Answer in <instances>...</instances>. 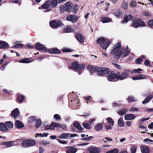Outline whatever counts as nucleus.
I'll return each mask as SVG.
<instances>
[{"instance_id": "obj_1", "label": "nucleus", "mask_w": 153, "mask_h": 153, "mask_svg": "<svg viewBox=\"0 0 153 153\" xmlns=\"http://www.w3.org/2000/svg\"><path fill=\"white\" fill-rule=\"evenodd\" d=\"M86 69L90 73L94 72L96 74L100 75L105 74L107 73L108 71V70L107 68L95 67L91 65H88L86 67Z\"/></svg>"}, {"instance_id": "obj_2", "label": "nucleus", "mask_w": 153, "mask_h": 153, "mask_svg": "<svg viewBox=\"0 0 153 153\" xmlns=\"http://www.w3.org/2000/svg\"><path fill=\"white\" fill-rule=\"evenodd\" d=\"M121 44L120 42H118L115 44L113 47V50L110 52L111 54L116 58H119L121 57Z\"/></svg>"}, {"instance_id": "obj_3", "label": "nucleus", "mask_w": 153, "mask_h": 153, "mask_svg": "<svg viewBox=\"0 0 153 153\" xmlns=\"http://www.w3.org/2000/svg\"><path fill=\"white\" fill-rule=\"evenodd\" d=\"M97 43L99 44L102 48L104 50H106L111 43L110 40H107L104 37H101L98 39Z\"/></svg>"}, {"instance_id": "obj_4", "label": "nucleus", "mask_w": 153, "mask_h": 153, "mask_svg": "<svg viewBox=\"0 0 153 153\" xmlns=\"http://www.w3.org/2000/svg\"><path fill=\"white\" fill-rule=\"evenodd\" d=\"M131 74V71L129 69H126L120 74V72H117L118 79L120 80H123L126 79Z\"/></svg>"}, {"instance_id": "obj_5", "label": "nucleus", "mask_w": 153, "mask_h": 153, "mask_svg": "<svg viewBox=\"0 0 153 153\" xmlns=\"http://www.w3.org/2000/svg\"><path fill=\"white\" fill-rule=\"evenodd\" d=\"M85 67V65L84 64H82L80 65L76 61L74 62L71 64L72 68L75 71H78L79 75H80L81 74V72L80 71L83 69Z\"/></svg>"}, {"instance_id": "obj_6", "label": "nucleus", "mask_w": 153, "mask_h": 153, "mask_svg": "<svg viewBox=\"0 0 153 153\" xmlns=\"http://www.w3.org/2000/svg\"><path fill=\"white\" fill-rule=\"evenodd\" d=\"M72 7L73 4L72 3L68 2L64 5L60 6L59 9L62 13H63L64 11L69 13L72 10Z\"/></svg>"}, {"instance_id": "obj_7", "label": "nucleus", "mask_w": 153, "mask_h": 153, "mask_svg": "<svg viewBox=\"0 0 153 153\" xmlns=\"http://www.w3.org/2000/svg\"><path fill=\"white\" fill-rule=\"evenodd\" d=\"M36 143V141L34 140H28L22 142V146L23 148H26L34 146Z\"/></svg>"}, {"instance_id": "obj_8", "label": "nucleus", "mask_w": 153, "mask_h": 153, "mask_svg": "<svg viewBox=\"0 0 153 153\" xmlns=\"http://www.w3.org/2000/svg\"><path fill=\"white\" fill-rule=\"evenodd\" d=\"M107 69L108 70V71L106 74H107V78L108 80L109 81H112L115 79H118L117 72L116 73L113 71H109V69Z\"/></svg>"}, {"instance_id": "obj_9", "label": "nucleus", "mask_w": 153, "mask_h": 153, "mask_svg": "<svg viewBox=\"0 0 153 153\" xmlns=\"http://www.w3.org/2000/svg\"><path fill=\"white\" fill-rule=\"evenodd\" d=\"M146 26L145 23L140 19H136L133 21L132 26L137 28L139 27H145Z\"/></svg>"}, {"instance_id": "obj_10", "label": "nucleus", "mask_w": 153, "mask_h": 153, "mask_svg": "<svg viewBox=\"0 0 153 153\" xmlns=\"http://www.w3.org/2000/svg\"><path fill=\"white\" fill-rule=\"evenodd\" d=\"M50 26L52 28H57L63 25V24L62 21L53 20L50 22Z\"/></svg>"}, {"instance_id": "obj_11", "label": "nucleus", "mask_w": 153, "mask_h": 153, "mask_svg": "<svg viewBox=\"0 0 153 153\" xmlns=\"http://www.w3.org/2000/svg\"><path fill=\"white\" fill-rule=\"evenodd\" d=\"M79 18V16H77L76 15L70 14L67 16L66 19L68 21L73 23H75L77 22Z\"/></svg>"}, {"instance_id": "obj_12", "label": "nucleus", "mask_w": 153, "mask_h": 153, "mask_svg": "<svg viewBox=\"0 0 153 153\" xmlns=\"http://www.w3.org/2000/svg\"><path fill=\"white\" fill-rule=\"evenodd\" d=\"M42 7L44 12H47L50 11L52 9V7L51 6L49 1H46L42 6Z\"/></svg>"}, {"instance_id": "obj_13", "label": "nucleus", "mask_w": 153, "mask_h": 153, "mask_svg": "<svg viewBox=\"0 0 153 153\" xmlns=\"http://www.w3.org/2000/svg\"><path fill=\"white\" fill-rule=\"evenodd\" d=\"M35 48L36 49L43 52H46L48 51L47 49L45 46L39 42L35 44Z\"/></svg>"}, {"instance_id": "obj_14", "label": "nucleus", "mask_w": 153, "mask_h": 153, "mask_svg": "<svg viewBox=\"0 0 153 153\" xmlns=\"http://www.w3.org/2000/svg\"><path fill=\"white\" fill-rule=\"evenodd\" d=\"M89 153H100V149L96 147L91 146L88 149Z\"/></svg>"}, {"instance_id": "obj_15", "label": "nucleus", "mask_w": 153, "mask_h": 153, "mask_svg": "<svg viewBox=\"0 0 153 153\" xmlns=\"http://www.w3.org/2000/svg\"><path fill=\"white\" fill-rule=\"evenodd\" d=\"M19 111L18 108H16L11 112V117L16 119L19 116Z\"/></svg>"}, {"instance_id": "obj_16", "label": "nucleus", "mask_w": 153, "mask_h": 153, "mask_svg": "<svg viewBox=\"0 0 153 153\" xmlns=\"http://www.w3.org/2000/svg\"><path fill=\"white\" fill-rule=\"evenodd\" d=\"M76 37L78 41L81 44H83L84 42V37L82 34H77L76 35Z\"/></svg>"}, {"instance_id": "obj_17", "label": "nucleus", "mask_w": 153, "mask_h": 153, "mask_svg": "<svg viewBox=\"0 0 153 153\" xmlns=\"http://www.w3.org/2000/svg\"><path fill=\"white\" fill-rule=\"evenodd\" d=\"M9 48L8 44L5 41H0V48L7 49Z\"/></svg>"}, {"instance_id": "obj_18", "label": "nucleus", "mask_w": 153, "mask_h": 153, "mask_svg": "<svg viewBox=\"0 0 153 153\" xmlns=\"http://www.w3.org/2000/svg\"><path fill=\"white\" fill-rule=\"evenodd\" d=\"M45 129L46 130H54L56 128V123L53 122L50 125L45 126Z\"/></svg>"}, {"instance_id": "obj_19", "label": "nucleus", "mask_w": 153, "mask_h": 153, "mask_svg": "<svg viewBox=\"0 0 153 153\" xmlns=\"http://www.w3.org/2000/svg\"><path fill=\"white\" fill-rule=\"evenodd\" d=\"M130 51L126 49H122L121 50V56H122L123 58L127 56L130 53Z\"/></svg>"}, {"instance_id": "obj_20", "label": "nucleus", "mask_w": 153, "mask_h": 153, "mask_svg": "<svg viewBox=\"0 0 153 153\" xmlns=\"http://www.w3.org/2000/svg\"><path fill=\"white\" fill-rule=\"evenodd\" d=\"M141 152L142 153H149L150 150L149 147L146 146H142L140 147Z\"/></svg>"}, {"instance_id": "obj_21", "label": "nucleus", "mask_w": 153, "mask_h": 153, "mask_svg": "<svg viewBox=\"0 0 153 153\" xmlns=\"http://www.w3.org/2000/svg\"><path fill=\"white\" fill-rule=\"evenodd\" d=\"M135 118L136 116L132 114H126L125 115V119L127 120H133Z\"/></svg>"}, {"instance_id": "obj_22", "label": "nucleus", "mask_w": 153, "mask_h": 153, "mask_svg": "<svg viewBox=\"0 0 153 153\" xmlns=\"http://www.w3.org/2000/svg\"><path fill=\"white\" fill-rule=\"evenodd\" d=\"M146 78V76L144 75L140 74L134 76L132 77L134 80L145 79Z\"/></svg>"}, {"instance_id": "obj_23", "label": "nucleus", "mask_w": 153, "mask_h": 153, "mask_svg": "<svg viewBox=\"0 0 153 153\" xmlns=\"http://www.w3.org/2000/svg\"><path fill=\"white\" fill-rule=\"evenodd\" d=\"M14 141H10L4 142L3 144L5 146L7 147H10L13 146H16V145L14 144Z\"/></svg>"}, {"instance_id": "obj_24", "label": "nucleus", "mask_w": 153, "mask_h": 153, "mask_svg": "<svg viewBox=\"0 0 153 153\" xmlns=\"http://www.w3.org/2000/svg\"><path fill=\"white\" fill-rule=\"evenodd\" d=\"M48 1L49 2V3L52 7H56L59 3L57 0H49Z\"/></svg>"}, {"instance_id": "obj_25", "label": "nucleus", "mask_w": 153, "mask_h": 153, "mask_svg": "<svg viewBox=\"0 0 153 153\" xmlns=\"http://www.w3.org/2000/svg\"><path fill=\"white\" fill-rule=\"evenodd\" d=\"M70 135L69 133H63L59 136L58 137L61 139H68L69 136Z\"/></svg>"}, {"instance_id": "obj_26", "label": "nucleus", "mask_w": 153, "mask_h": 153, "mask_svg": "<svg viewBox=\"0 0 153 153\" xmlns=\"http://www.w3.org/2000/svg\"><path fill=\"white\" fill-rule=\"evenodd\" d=\"M133 19V17L131 15L124 16V19L122 22L123 23H126L130 20Z\"/></svg>"}, {"instance_id": "obj_27", "label": "nucleus", "mask_w": 153, "mask_h": 153, "mask_svg": "<svg viewBox=\"0 0 153 153\" xmlns=\"http://www.w3.org/2000/svg\"><path fill=\"white\" fill-rule=\"evenodd\" d=\"M15 125L17 128H21L24 127V124L20 121L17 120L15 123Z\"/></svg>"}, {"instance_id": "obj_28", "label": "nucleus", "mask_w": 153, "mask_h": 153, "mask_svg": "<svg viewBox=\"0 0 153 153\" xmlns=\"http://www.w3.org/2000/svg\"><path fill=\"white\" fill-rule=\"evenodd\" d=\"M63 30L65 33H70L73 32L74 30L71 27V26L67 25L63 29Z\"/></svg>"}, {"instance_id": "obj_29", "label": "nucleus", "mask_w": 153, "mask_h": 153, "mask_svg": "<svg viewBox=\"0 0 153 153\" xmlns=\"http://www.w3.org/2000/svg\"><path fill=\"white\" fill-rule=\"evenodd\" d=\"M33 61L32 58H25L20 60L19 62L22 63H29Z\"/></svg>"}, {"instance_id": "obj_30", "label": "nucleus", "mask_w": 153, "mask_h": 153, "mask_svg": "<svg viewBox=\"0 0 153 153\" xmlns=\"http://www.w3.org/2000/svg\"><path fill=\"white\" fill-rule=\"evenodd\" d=\"M68 149L66 152L67 153H76L77 150L76 148L73 147H68Z\"/></svg>"}, {"instance_id": "obj_31", "label": "nucleus", "mask_w": 153, "mask_h": 153, "mask_svg": "<svg viewBox=\"0 0 153 153\" xmlns=\"http://www.w3.org/2000/svg\"><path fill=\"white\" fill-rule=\"evenodd\" d=\"M48 51L51 53H60V51L56 48L50 49Z\"/></svg>"}, {"instance_id": "obj_32", "label": "nucleus", "mask_w": 153, "mask_h": 153, "mask_svg": "<svg viewBox=\"0 0 153 153\" xmlns=\"http://www.w3.org/2000/svg\"><path fill=\"white\" fill-rule=\"evenodd\" d=\"M111 21V19L106 17H102L100 19V21L103 23L109 22Z\"/></svg>"}, {"instance_id": "obj_33", "label": "nucleus", "mask_w": 153, "mask_h": 153, "mask_svg": "<svg viewBox=\"0 0 153 153\" xmlns=\"http://www.w3.org/2000/svg\"><path fill=\"white\" fill-rule=\"evenodd\" d=\"M24 99L25 97L23 95L20 94H18L17 100L19 103H22L24 101Z\"/></svg>"}, {"instance_id": "obj_34", "label": "nucleus", "mask_w": 153, "mask_h": 153, "mask_svg": "<svg viewBox=\"0 0 153 153\" xmlns=\"http://www.w3.org/2000/svg\"><path fill=\"white\" fill-rule=\"evenodd\" d=\"M153 98V96L152 95H150L146 98L143 101L142 103L143 104L149 102Z\"/></svg>"}, {"instance_id": "obj_35", "label": "nucleus", "mask_w": 153, "mask_h": 153, "mask_svg": "<svg viewBox=\"0 0 153 153\" xmlns=\"http://www.w3.org/2000/svg\"><path fill=\"white\" fill-rule=\"evenodd\" d=\"M0 130L3 131H6L7 130V128L3 123H0Z\"/></svg>"}, {"instance_id": "obj_36", "label": "nucleus", "mask_w": 153, "mask_h": 153, "mask_svg": "<svg viewBox=\"0 0 153 153\" xmlns=\"http://www.w3.org/2000/svg\"><path fill=\"white\" fill-rule=\"evenodd\" d=\"M122 13L119 9H117L114 12V15L117 17L120 18L122 16Z\"/></svg>"}, {"instance_id": "obj_37", "label": "nucleus", "mask_w": 153, "mask_h": 153, "mask_svg": "<svg viewBox=\"0 0 153 153\" xmlns=\"http://www.w3.org/2000/svg\"><path fill=\"white\" fill-rule=\"evenodd\" d=\"M74 126L78 130H79L82 132H83L82 131L83 130V128L81 127V125L79 123H74Z\"/></svg>"}, {"instance_id": "obj_38", "label": "nucleus", "mask_w": 153, "mask_h": 153, "mask_svg": "<svg viewBox=\"0 0 153 153\" xmlns=\"http://www.w3.org/2000/svg\"><path fill=\"white\" fill-rule=\"evenodd\" d=\"M56 128H61L62 129L65 130L67 128V125L64 124L61 125L56 123Z\"/></svg>"}, {"instance_id": "obj_39", "label": "nucleus", "mask_w": 153, "mask_h": 153, "mask_svg": "<svg viewBox=\"0 0 153 153\" xmlns=\"http://www.w3.org/2000/svg\"><path fill=\"white\" fill-rule=\"evenodd\" d=\"M95 129L97 131L100 130L102 128V124L101 123L97 124L94 127Z\"/></svg>"}, {"instance_id": "obj_40", "label": "nucleus", "mask_w": 153, "mask_h": 153, "mask_svg": "<svg viewBox=\"0 0 153 153\" xmlns=\"http://www.w3.org/2000/svg\"><path fill=\"white\" fill-rule=\"evenodd\" d=\"M128 110L126 108H123L119 111L118 114L120 115H123L126 114Z\"/></svg>"}, {"instance_id": "obj_41", "label": "nucleus", "mask_w": 153, "mask_h": 153, "mask_svg": "<svg viewBox=\"0 0 153 153\" xmlns=\"http://www.w3.org/2000/svg\"><path fill=\"white\" fill-rule=\"evenodd\" d=\"M118 125L120 127H123L124 126V123L123 119L120 118L118 120Z\"/></svg>"}, {"instance_id": "obj_42", "label": "nucleus", "mask_w": 153, "mask_h": 153, "mask_svg": "<svg viewBox=\"0 0 153 153\" xmlns=\"http://www.w3.org/2000/svg\"><path fill=\"white\" fill-rule=\"evenodd\" d=\"M36 119L35 117L33 116L30 117L28 118V122L30 123H33L34 121Z\"/></svg>"}, {"instance_id": "obj_43", "label": "nucleus", "mask_w": 153, "mask_h": 153, "mask_svg": "<svg viewBox=\"0 0 153 153\" xmlns=\"http://www.w3.org/2000/svg\"><path fill=\"white\" fill-rule=\"evenodd\" d=\"M42 123L41 120L40 119L37 120L36 121L35 126L37 128H39Z\"/></svg>"}, {"instance_id": "obj_44", "label": "nucleus", "mask_w": 153, "mask_h": 153, "mask_svg": "<svg viewBox=\"0 0 153 153\" xmlns=\"http://www.w3.org/2000/svg\"><path fill=\"white\" fill-rule=\"evenodd\" d=\"M107 122L112 126L114 125V122L113 119L110 117H108L106 119Z\"/></svg>"}, {"instance_id": "obj_45", "label": "nucleus", "mask_w": 153, "mask_h": 153, "mask_svg": "<svg viewBox=\"0 0 153 153\" xmlns=\"http://www.w3.org/2000/svg\"><path fill=\"white\" fill-rule=\"evenodd\" d=\"M78 10L77 6L76 4H74V5H73L72 7V12L74 13H76Z\"/></svg>"}, {"instance_id": "obj_46", "label": "nucleus", "mask_w": 153, "mask_h": 153, "mask_svg": "<svg viewBox=\"0 0 153 153\" xmlns=\"http://www.w3.org/2000/svg\"><path fill=\"white\" fill-rule=\"evenodd\" d=\"M127 100L128 102H130L136 101L137 100L135 99L133 96H129L127 99Z\"/></svg>"}, {"instance_id": "obj_47", "label": "nucleus", "mask_w": 153, "mask_h": 153, "mask_svg": "<svg viewBox=\"0 0 153 153\" xmlns=\"http://www.w3.org/2000/svg\"><path fill=\"white\" fill-rule=\"evenodd\" d=\"M39 143L41 145H45L49 144L50 143V142L47 140H42L41 141L39 142Z\"/></svg>"}, {"instance_id": "obj_48", "label": "nucleus", "mask_w": 153, "mask_h": 153, "mask_svg": "<svg viewBox=\"0 0 153 153\" xmlns=\"http://www.w3.org/2000/svg\"><path fill=\"white\" fill-rule=\"evenodd\" d=\"M6 125L9 128H12L13 127V124L11 122L8 121L6 123Z\"/></svg>"}, {"instance_id": "obj_49", "label": "nucleus", "mask_w": 153, "mask_h": 153, "mask_svg": "<svg viewBox=\"0 0 153 153\" xmlns=\"http://www.w3.org/2000/svg\"><path fill=\"white\" fill-rule=\"evenodd\" d=\"M119 150L117 148H115L110 151H108L106 153H118Z\"/></svg>"}, {"instance_id": "obj_50", "label": "nucleus", "mask_w": 153, "mask_h": 153, "mask_svg": "<svg viewBox=\"0 0 153 153\" xmlns=\"http://www.w3.org/2000/svg\"><path fill=\"white\" fill-rule=\"evenodd\" d=\"M137 150V147L136 146H131L130 148V150L131 153H135Z\"/></svg>"}, {"instance_id": "obj_51", "label": "nucleus", "mask_w": 153, "mask_h": 153, "mask_svg": "<svg viewBox=\"0 0 153 153\" xmlns=\"http://www.w3.org/2000/svg\"><path fill=\"white\" fill-rule=\"evenodd\" d=\"M142 71V69L141 68H139L137 69H134L133 71H131V74H132L134 73H140V72Z\"/></svg>"}, {"instance_id": "obj_52", "label": "nucleus", "mask_w": 153, "mask_h": 153, "mask_svg": "<svg viewBox=\"0 0 153 153\" xmlns=\"http://www.w3.org/2000/svg\"><path fill=\"white\" fill-rule=\"evenodd\" d=\"M83 126L87 129H90L91 128V127L88 123H84L82 124Z\"/></svg>"}, {"instance_id": "obj_53", "label": "nucleus", "mask_w": 153, "mask_h": 153, "mask_svg": "<svg viewBox=\"0 0 153 153\" xmlns=\"http://www.w3.org/2000/svg\"><path fill=\"white\" fill-rule=\"evenodd\" d=\"M54 118L57 120L60 121L61 120V117L60 115L57 114H56L54 115Z\"/></svg>"}, {"instance_id": "obj_54", "label": "nucleus", "mask_w": 153, "mask_h": 153, "mask_svg": "<svg viewBox=\"0 0 153 153\" xmlns=\"http://www.w3.org/2000/svg\"><path fill=\"white\" fill-rule=\"evenodd\" d=\"M122 7L124 9H126L128 8V3L124 1L122 5Z\"/></svg>"}, {"instance_id": "obj_55", "label": "nucleus", "mask_w": 153, "mask_h": 153, "mask_svg": "<svg viewBox=\"0 0 153 153\" xmlns=\"http://www.w3.org/2000/svg\"><path fill=\"white\" fill-rule=\"evenodd\" d=\"M148 24L151 28H153V19L149 21L148 22Z\"/></svg>"}, {"instance_id": "obj_56", "label": "nucleus", "mask_w": 153, "mask_h": 153, "mask_svg": "<svg viewBox=\"0 0 153 153\" xmlns=\"http://www.w3.org/2000/svg\"><path fill=\"white\" fill-rule=\"evenodd\" d=\"M94 137L93 136H90L88 137L83 138L82 140L84 141H89L91 139H93Z\"/></svg>"}, {"instance_id": "obj_57", "label": "nucleus", "mask_w": 153, "mask_h": 153, "mask_svg": "<svg viewBox=\"0 0 153 153\" xmlns=\"http://www.w3.org/2000/svg\"><path fill=\"white\" fill-rule=\"evenodd\" d=\"M62 51L64 52H69L72 51L70 49L68 48H64L62 49Z\"/></svg>"}, {"instance_id": "obj_58", "label": "nucleus", "mask_w": 153, "mask_h": 153, "mask_svg": "<svg viewBox=\"0 0 153 153\" xmlns=\"http://www.w3.org/2000/svg\"><path fill=\"white\" fill-rule=\"evenodd\" d=\"M23 47V45L20 44H18L14 45L13 47H12V48H22Z\"/></svg>"}, {"instance_id": "obj_59", "label": "nucleus", "mask_w": 153, "mask_h": 153, "mask_svg": "<svg viewBox=\"0 0 153 153\" xmlns=\"http://www.w3.org/2000/svg\"><path fill=\"white\" fill-rule=\"evenodd\" d=\"M138 109L136 107H132L129 110V111H138Z\"/></svg>"}, {"instance_id": "obj_60", "label": "nucleus", "mask_w": 153, "mask_h": 153, "mask_svg": "<svg viewBox=\"0 0 153 153\" xmlns=\"http://www.w3.org/2000/svg\"><path fill=\"white\" fill-rule=\"evenodd\" d=\"M150 119V118L149 117H147V118H143L140 120V123H143V122H144L145 121H146V120H149Z\"/></svg>"}, {"instance_id": "obj_61", "label": "nucleus", "mask_w": 153, "mask_h": 153, "mask_svg": "<svg viewBox=\"0 0 153 153\" xmlns=\"http://www.w3.org/2000/svg\"><path fill=\"white\" fill-rule=\"evenodd\" d=\"M143 141L147 143H150L153 142V140L150 139L149 138H146Z\"/></svg>"}, {"instance_id": "obj_62", "label": "nucleus", "mask_w": 153, "mask_h": 153, "mask_svg": "<svg viewBox=\"0 0 153 153\" xmlns=\"http://www.w3.org/2000/svg\"><path fill=\"white\" fill-rule=\"evenodd\" d=\"M143 15L145 16H150L151 15L148 11H145L143 13Z\"/></svg>"}, {"instance_id": "obj_63", "label": "nucleus", "mask_w": 153, "mask_h": 153, "mask_svg": "<svg viewBox=\"0 0 153 153\" xmlns=\"http://www.w3.org/2000/svg\"><path fill=\"white\" fill-rule=\"evenodd\" d=\"M142 60V58H141L140 57L136 59V60H135V62L137 64H139L141 63Z\"/></svg>"}, {"instance_id": "obj_64", "label": "nucleus", "mask_w": 153, "mask_h": 153, "mask_svg": "<svg viewBox=\"0 0 153 153\" xmlns=\"http://www.w3.org/2000/svg\"><path fill=\"white\" fill-rule=\"evenodd\" d=\"M136 4L137 3L136 1H131L130 5L131 7H135L136 6Z\"/></svg>"}]
</instances>
